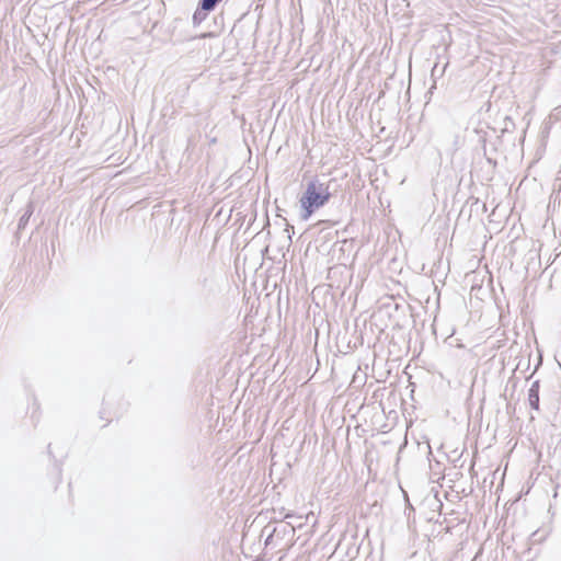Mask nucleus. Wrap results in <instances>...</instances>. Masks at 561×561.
<instances>
[{
  "mask_svg": "<svg viewBox=\"0 0 561 561\" xmlns=\"http://www.w3.org/2000/svg\"><path fill=\"white\" fill-rule=\"evenodd\" d=\"M331 183L332 181L323 183L318 179H313L308 182L306 191L300 198L301 208L305 211V219H307L314 210L324 206L329 202L332 195L330 192Z\"/></svg>",
  "mask_w": 561,
  "mask_h": 561,
  "instance_id": "nucleus-1",
  "label": "nucleus"
},
{
  "mask_svg": "<svg viewBox=\"0 0 561 561\" xmlns=\"http://www.w3.org/2000/svg\"><path fill=\"white\" fill-rule=\"evenodd\" d=\"M26 83L23 84H3L0 88V106L3 114L15 115L22 111L24 106V90Z\"/></svg>",
  "mask_w": 561,
  "mask_h": 561,
  "instance_id": "nucleus-2",
  "label": "nucleus"
},
{
  "mask_svg": "<svg viewBox=\"0 0 561 561\" xmlns=\"http://www.w3.org/2000/svg\"><path fill=\"white\" fill-rule=\"evenodd\" d=\"M221 0H216L214 3L207 4L205 0H199L198 7L193 14L194 25L201 24L207 16V13L213 11Z\"/></svg>",
  "mask_w": 561,
  "mask_h": 561,
  "instance_id": "nucleus-3",
  "label": "nucleus"
},
{
  "mask_svg": "<svg viewBox=\"0 0 561 561\" xmlns=\"http://www.w3.org/2000/svg\"><path fill=\"white\" fill-rule=\"evenodd\" d=\"M34 208H35L34 203L32 201H30L25 207L23 215L19 219L18 232H20L27 226L30 218L32 217V215L34 213Z\"/></svg>",
  "mask_w": 561,
  "mask_h": 561,
  "instance_id": "nucleus-4",
  "label": "nucleus"
},
{
  "mask_svg": "<svg viewBox=\"0 0 561 561\" xmlns=\"http://www.w3.org/2000/svg\"><path fill=\"white\" fill-rule=\"evenodd\" d=\"M528 400H529V404L534 408V409H538V404H539V394H538V385L537 382H535L529 391H528Z\"/></svg>",
  "mask_w": 561,
  "mask_h": 561,
  "instance_id": "nucleus-5",
  "label": "nucleus"
},
{
  "mask_svg": "<svg viewBox=\"0 0 561 561\" xmlns=\"http://www.w3.org/2000/svg\"><path fill=\"white\" fill-rule=\"evenodd\" d=\"M270 248L268 247H265L261 250V254H262V257H265V255L267 254Z\"/></svg>",
  "mask_w": 561,
  "mask_h": 561,
  "instance_id": "nucleus-6",
  "label": "nucleus"
},
{
  "mask_svg": "<svg viewBox=\"0 0 561 561\" xmlns=\"http://www.w3.org/2000/svg\"><path fill=\"white\" fill-rule=\"evenodd\" d=\"M216 0H205V3L210 4L214 3Z\"/></svg>",
  "mask_w": 561,
  "mask_h": 561,
  "instance_id": "nucleus-7",
  "label": "nucleus"
}]
</instances>
